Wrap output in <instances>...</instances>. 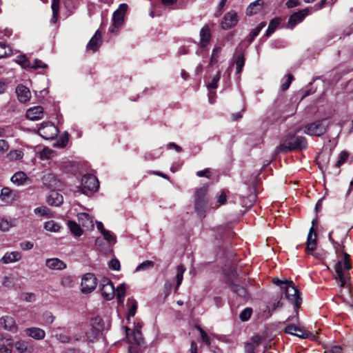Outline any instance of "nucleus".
I'll use <instances>...</instances> for the list:
<instances>
[{
	"label": "nucleus",
	"instance_id": "nucleus-46",
	"mask_svg": "<svg viewBox=\"0 0 353 353\" xmlns=\"http://www.w3.org/2000/svg\"><path fill=\"white\" fill-rule=\"evenodd\" d=\"M227 201L226 192L223 190L217 197L216 204L213 206V208H218L220 205H224Z\"/></svg>",
	"mask_w": 353,
	"mask_h": 353
},
{
	"label": "nucleus",
	"instance_id": "nucleus-18",
	"mask_svg": "<svg viewBox=\"0 0 353 353\" xmlns=\"http://www.w3.org/2000/svg\"><path fill=\"white\" fill-rule=\"evenodd\" d=\"M46 266L53 270H63L67 268L65 263L58 258H51L46 259Z\"/></svg>",
	"mask_w": 353,
	"mask_h": 353
},
{
	"label": "nucleus",
	"instance_id": "nucleus-35",
	"mask_svg": "<svg viewBox=\"0 0 353 353\" xmlns=\"http://www.w3.org/2000/svg\"><path fill=\"white\" fill-rule=\"evenodd\" d=\"M185 268L183 265H179L176 267V290L179 288L183 281V273L185 271Z\"/></svg>",
	"mask_w": 353,
	"mask_h": 353
},
{
	"label": "nucleus",
	"instance_id": "nucleus-11",
	"mask_svg": "<svg viewBox=\"0 0 353 353\" xmlns=\"http://www.w3.org/2000/svg\"><path fill=\"white\" fill-rule=\"evenodd\" d=\"M238 21L236 12L231 10L224 15L221 23V28L225 30L230 29L236 25Z\"/></svg>",
	"mask_w": 353,
	"mask_h": 353
},
{
	"label": "nucleus",
	"instance_id": "nucleus-55",
	"mask_svg": "<svg viewBox=\"0 0 353 353\" xmlns=\"http://www.w3.org/2000/svg\"><path fill=\"white\" fill-rule=\"evenodd\" d=\"M10 148L8 142L5 139H0V157H2Z\"/></svg>",
	"mask_w": 353,
	"mask_h": 353
},
{
	"label": "nucleus",
	"instance_id": "nucleus-48",
	"mask_svg": "<svg viewBox=\"0 0 353 353\" xmlns=\"http://www.w3.org/2000/svg\"><path fill=\"white\" fill-rule=\"evenodd\" d=\"M252 313V308L246 307L240 313L239 318L242 321H246L250 318Z\"/></svg>",
	"mask_w": 353,
	"mask_h": 353
},
{
	"label": "nucleus",
	"instance_id": "nucleus-30",
	"mask_svg": "<svg viewBox=\"0 0 353 353\" xmlns=\"http://www.w3.org/2000/svg\"><path fill=\"white\" fill-rule=\"evenodd\" d=\"M12 345L10 339L0 336V353H11Z\"/></svg>",
	"mask_w": 353,
	"mask_h": 353
},
{
	"label": "nucleus",
	"instance_id": "nucleus-8",
	"mask_svg": "<svg viewBox=\"0 0 353 353\" xmlns=\"http://www.w3.org/2000/svg\"><path fill=\"white\" fill-rule=\"evenodd\" d=\"M102 296L107 301L113 299L115 296V288L112 281L108 278H103L99 285Z\"/></svg>",
	"mask_w": 353,
	"mask_h": 353
},
{
	"label": "nucleus",
	"instance_id": "nucleus-37",
	"mask_svg": "<svg viewBox=\"0 0 353 353\" xmlns=\"http://www.w3.org/2000/svg\"><path fill=\"white\" fill-rule=\"evenodd\" d=\"M60 283L64 288H72L74 284L73 277L68 274H63L61 277Z\"/></svg>",
	"mask_w": 353,
	"mask_h": 353
},
{
	"label": "nucleus",
	"instance_id": "nucleus-9",
	"mask_svg": "<svg viewBox=\"0 0 353 353\" xmlns=\"http://www.w3.org/2000/svg\"><path fill=\"white\" fill-rule=\"evenodd\" d=\"M97 284V279L94 274L91 273H87L82 277L81 290L83 293H90L95 289Z\"/></svg>",
	"mask_w": 353,
	"mask_h": 353
},
{
	"label": "nucleus",
	"instance_id": "nucleus-10",
	"mask_svg": "<svg viewBox=\"0 0 353 353\" xmlns=\"http://www.w3.org/2000/svg\"><path fill=\"white\" fill-rule=\"evenodd\" d=\"M38 132L45 139H52L57 134V128L51 123H42Z\"/></svg>",
	"mask_w": 353,
	"mask_h": 353
},
{
	"label": "nucleus",
	"instance_id": "nucleus-52",
	"mask_svg": "<svg viewBox=\"0 0 353 353\" xmlns=\"http://www.w3.org/2000/svg\"><path fill=\"white\" fill-rule=\"evenodd\" d=\"M221 79V72L219 71L212 78V82L208 85L209 89H216L218 86V82Z\"/></svg>",
	"mask_w": 353,
	"mask_h": 353
},
{
	"label": "nucleus",
	"instance_id": "nucleus-1",
	"mask_svg": "<svg viewBox=\"0 0 353 353\" xmlns=\"http://www.w3.org/2000/svg\"><path fill=\"white\" fill-rule=\"evenodd\" d=\"M352 268L349 263V255L344 253L343 260L338 261L334 267V279L341 288H348L351 283L350 270Z\"/></svg>",
	"mask_w": 353,
	"mask_h": 353
},
{
	"label": "nucleus",
	"instance_id": "nucleus-59",
	"mask_svg": "<svg viewBox=\"0 0 353 353\" xmlns=\"http://www.w3.org/2000/svg\"><path fill=\"white\" fill-rule=\"evenodd\" d=\"M109 267L113 270L118 271L120 270L121 268L120 262L119 261V260L116 259H112L109 262Z\"/></svg>",
	"mask_w": 353,
	"mask_h": 353
},
{
	"label": "nucleus",
	"instance_id": "nucleus-24",
	"mask_svg": "<svg viewBox=\"0 0 353 353\" xmlns=\"http://www.w3.org/2000/svg\"><path fill=\"white\" fill-rule=\"evenodd\" d=\"M15 197V192L9 188H3L1 191L0 199L2 201L6 203H11L14 200Z\"/></svg>",
	"mask_w": 353,
	"mask_h": 353
},
{
	"label": "nucleus",
	"instance_id": "nucleus-5",
	"mask_svg": "<svg viewBox=\"0 0 353 353\" xmlns=\"http://www.w3.org/2000/svg\"><path fill=\"white\" fill-rule=\"evenodd\" d=\"M328 125L326 119L317 120L305 125L303 132L310 136L320 137L326 132Z\"/></svg>",
	"mask_w": 353,
	"mask_h": 353
},
{
	"label": "nucleus",
	"instance_id": "nucleus-34",
	"mask_svg": "<svg viewBox=\"0 0 353 353\" xmlns=\"http://www.w3.org/2000/svg\"><path fill=\"white\" fill-rule=\"evenodd\" d=\"M125 285L124 283L121 284L115 290V295L117 296L119 303H123L124 298L125 296Z\"/></svg>",
	"mask_w": 353,
	"mask_h": 353
},
{
	"label": "nucleus",
	"instance_id": "nucleus-43",
	"mask_svg": "<svg viewBox=\"0 0 353 353\" xmlns=\"http://www.w3.org/2000/svg\"><path fill=\"white\" fill-rule=\"evenodd\" d=\"M154 265V263L152 261L146 260L140 263L136 268L137 272L144 271L148 269L152 268Z\"/></svg>",
	"mask_w": 353,
	"mask_h": 353
},
{
	"label": "nucleus",
	"instance_id": "nucleus-7",
	"mask_svg": "<svg viewBox=\"0 0 353 353\" xmlns=\"http://www.w3.org/2000/svg\"><path fill=\"white\" fill-rule=\"evenodd\" d=\"M99 183L97 178L92 174H85L81 178V192L87 194V191L94 192L97 190Z\"/></svg>",
	"mask_w": 353,
	"mask_h": 353
},
{
	"label": "nucleus",
	"instance_id": "nucleus-17",
	"mask_svg": "<svg viewBox=\"0 0 353 353\" xmlns=\"http://www.w3.org/2000/svg\"><path fill=\"white\" fill-rule=\"evenodd\" d=\"M16 93L18 100L21 103H26L31 98V93L28 88L23 85L19 84L16 88Z\"/></svg>",
	"mask_w": 353,
	"mask_h": 353
},
{
	"label": "nucleus",
	"instance_id": "nucleus-12",
	"mask_svg": "<svg viewBox=\"0 0 353 353\" xmlns=\"http://www.w3.org/2000/svg\"><path fill=\"white\" fill-rule=\"evenodd\" d=\"M43 184L48 188H59L61 187V181L53 173H46L41 178Z\"/></svg>",
	"mask_w": 353,
	"mask_h": 353
},
{
	"label": "nucleus",
	"instance_id": "nucleus-53",
	"mask_svg": "<svg viewBox=\"0 0 353 353\" xmlns=\"http://www.w3.org/2000/svg\"><path fill=\"white\" fill-rule=\"evenodd\" d=\"M12 226V223L7 219H2L0 221V230L3 232L8 231Z\"/></svg>",
	"mask_w": 353,
	"mask_h": 353
},
{
	"label": "nucleus",
	"instance_id": "nucleus-61",
	"mask_svg": "<svg viewBox=\"0 0 353 353\" xmlns=\"http://www.w3.org/2000/svg\"><path fill=\"white\" fill-rule=\"evenodd\" d=\"M261 343V337L259 335H255L251 338V341L248 342L249 344L257 347Z\"/></svg>",
	"mask_w": 353,
	"mask_h": 353
},
{
	"label": "nucleus",
	"instance_id": "nucleus-13",
	"mask_svg": "<svg viewBox=\"0 0 353 353\" xmlns=\"http://www.w3.org/2000/svg\"><path fill=\"white\" fill-rule=\"evenodd\" d=\"M285 332L287 334L294 335L302 339L307 338L310 335V332L305 330L303 327L292 324L287 325L285 328Z\"/></svg>",
	"mask_w": 353,
	"mask_h": 353
},
{
	"label": "nucleus",
	"instance_id": "nucleus-57",
	"mask_svg": "<svg viewBox=\"0 0 353 353\" xmlns=\"http://www.w3.org/2000/svg\"><path fill=\"white\" fill-rule=\"evenodd\" d=\"M47 67V65L43 63L42 61L35 59L34 61L30 62V65L29 68L37 69V68H45Z\"/></svg>",
	"mask_w": 353,
	"mask_h": 353
},
{
	"label": "nucleus",
	"instance_id": "nucleus-31",
	"mask_svg": "<svg viewBox=\"0 0 353 353\" xmlns=\"http://www.w3.org/2000/svg\"><path fill=\"white\" fill-rule=\"evenodd\" d=\"M23 155V152L21 150H13L7 153L6 158L10 161H14L21 160Z\"/></svg>",
	"mask_w": 353,
	"mask_h": 353
},
{
	"label": "nucleus",
	"instance_id": "nucleus-27",
	"mask_svg": "<svg viewBox=\"0 0 353 353\" xmlns=\"http://www.w3.org/2000/svg\"><path fill=\"white\" fill-rule=\"evenodd\" d=\"M25 332L28 336L37 340L43 339L46 336L44 330L39 327L27 328Z\"/></svg>",
	"mask_w": 353,
	"mask_h": 353
},
{
	"label": "nucleus",
	"instance_id": "nucleus-45",
	"mask_svg": "<svg viewBox=\"0 0 353 353\" xmlns=\"http://www.w3.org/2000/svg\"><path fill=\"white\" fill-rule=\"evenodd\" d=\"M236 72L238 74L241 72L242 68L245 64V59L243 54H240L237 56L235 61Z\"/></svg>",
	"mask_w": 353,
	"mask_h": 353
},
{
	"label": "nucleus",
	"instance_id": "nucleus-38",
	"mask_svg": "<svg viewBox=\"0 0 353 353\" xmlns=\"http://www.w3.org/2000/svg\"><path fill=\"white\" fill-rule=\"evenodd\" d=\"M128 305L129 306L128 318L133 317L137 309V302L132 298L128 299Z\"/></svg>",
	"mask_w": 353,
	"mask_h": 353
},
{
	"label": "nucleus",
	"instance_id": "nucleus-42",
	"mask_svg": "<svg viewBox=\"0 0 353 353\" xmlns=\"http://www.w3.org/2000/svg\"><path fill=\"white\" fill-rule=\"evenodd\" d=\"M280 24V20L279 19H272L266 30V35L270 36L271 34H272L275 30L277 28L279 25Z\"/></svg>",
	"mask_w": 353,
	"mask_h": 353
},
{
	"label": "nucleus",
	"instance_id": "nucleus-33",
	"mask_svg": "<svg viewBox=\"0 0 353 353\" xmlns=\"http://www.w3.org/2000/svg\"><path fill=\"white\" fill-rule=\"evenodd\" d=\"M265 23L261 22L259 26H257L254 29L252 30V31L250 32V34L248 35L247 40L248 43H251L253 40L255 39L256 37L259 35L261 30L265 27Z\"/></svg>",
	"mask_w": 353,
	"mask_h": 353
},
{
	"label": "nucleus",
	"instance_id": "nucleus-25",
	"mask_svg": "<svg viewBox=\"0 0 353 353\" xmlns=\"http://www.w3.org/2000/svg\"><path fill=\"white\" fill-rule=\"evenodd\" d=\"M0 325L9 331H14L17 328L14 319L8 316L0 318Z\"/></svg>",
	"mask_w": 353,
	"mask_h": 353
},
{
	"label": "nucleus",
	"instance_id": "nucleus-40",
	"mask_svg": "<svg viewBox=\"0 0 353 353\" xmlns=\"http://www.w3.org/2000/svg\"><path fill=\"white\" fill-rule=\"evenodd\" d=\"M44 228L50 232H57L60 230L59 225L54 221H48L45 223Z\"/></svg>",
	"mask_w": 353,
	"mask_h": 353
},
{
	"label": "nucleus",
	"instance_id": "nucleus-39",
	"mask_svg": "<svg viewBox=\"0 0 353 353\" xmlns=\"http://www.w3.org/2000/svg\"><path fill=\"white\" fill-rule=\"evenodd\" d=\"M231 290L233 292L236 293L241 297L245 298L247 296V291L245 288L238 284H232L231 286Z\"/></svg>",
	"mask_w": 353,
	"mask_h": 353
},
{
	"label": "nucleus",
	"instance_id": "nucleus-3",
	"mask_svg": "<svg viewBox=\"0 0 353 353\" xmlns=\"http://www.w3.org/2000/svg\"><path fill=\"white\" fill-rule=\"evenodd\" d=\"M272 283L285 291V297L291 303L296 307L301 305L302 300L299 292L292 281L286 279L282 281L275 277L272 279Z\"/></svg>",
	"mask_w": 353,
	"mask_h": 353
},
{
	"label": "nucleus",
	"instance_id": "nucleus-2",
	"mask_svg": "<svg viewBox=\"0 0 353 353\" xmlns=\"http://www.w3.org/2000/svg\"><path fill=\"white\" fill-rule=\"evenodd\" d=\"M307 147V141L303 136H297L295 134L289 133L284 136L277 150L281 152H287L292 150H304Z\"/></svg>",
	"mask_w": 353,
	"mask_h": 353
},
{
	"label": "nucleus",
	"instance_id": "nucleus-21",
	"mask_svg": "<svg viewBox=\"0 0 353 353\" xmlns=\"http://www.w3.org/2000/svg\"><path fill=\"white\" fill-rule=\"evenodd\" d=\"M63 201L62 195L56 191H51L47 196V203L52 206H59Z\"/></svg>",
	"mask_w": 353,
	"mask_h": 353
},
{
	"label": "nucleus",
	"instance_id": "nucleus-29",
	"mask_svg": "<svg viewBox=\"0 0 353 353\" xmlns=\"http://www.w3.org/2000/svg\"><path fill=\"white\" fill-rule=\"evenodd\" d=\"M142 327V325L138 323L137 325L134 327V331L131 335V339L136 344L141 345L143 341V338L141 336V329Z\"/></svg>",
	"mask_w": 353,
	"mask_h": 353
},
{
	"label": "nucleus",
	"instance_id": "nucleus-60",
	"mask_svg": "<svg viewBox=\"0 0 353 353\" xmlns=\"http://www.w3.org/2000/svg\"><path fill=\"white\" fill-rule=\"evenodd\" d=\"M52 154V150L48 148H45L42 150L41 152V158L42 159H48L51 157V154Z\"/></svg>",
	"mask_w": 353,
	"mask_h": 353
},
{
	"label": "nucleus",
	"instance_id": "nucleus-28",
	"mask_svg": "<svg viewBox=\"0 0 353 353\" xmlns=\"http://www.w3.org/2000/svg\"><path fill=\"white\" fill-rule=\"evenodd\" d=\"M27 180L28 177L23 172H17L11 177L12 182L17 185H23Z\"/></svg>",
	"mask_w": 353,
	"mask_h": 353
},
{
	"label": "nucleus",
	"instance_id": "nucleus-20",
	"mask_svg": "<svg viewBox=\"0 0 353 353\" xmlns=\"http://www.w3.org/2000/svg\"><path fill=\"white\" fill-rule=\"evenodd\" d=\"M43 108L41 106H34L26 112V117L32 121L39 120L43 117Z\"/></svg>",
	"mask_w": 353,
	"mask_h": 353
},
{
	"label": "nucleus",
	"instance_id": "nucleus-54",
	"mask_svg": "<svg viewBox=\"0 0 353 353\" xmlns=\"http://www.w3.org/2000/svg\"><path fill=\"white\" fill-rule=\"evenodd\" d=\"M21 299L26 302L32 303V302L35 301L36 296L34 293L26 292V293L21 294Z\"/></svg>",
	"mask_w": 353,
	"mask_h": 353
},
{
	"label": "nucleus",
	"instance_id": "nucleus-63",
	"mask_svg": "<svg viewBox=\"0 0 353 353\" xmlns=\"http://www.w3.org/2000/svg\"><path fill=\"white\" fill-rule=\"evenodd\" d=\"M198 329L200 332L202 341L203 342H205L206 344L210 345V339H209L208 334H206V332L203 329H201L200 327H199Z\"/></svg>",
	"mask_w": 353,
	"mask_h": 353
},
{
	"label": "nucleus",
	"instance_id": "nucleus-41",
	"mask_svg": "<svg viewBox=\"0 0 353 353\" xmlns=\"http://www.w3.org/2000/svg\"><path fill=\"white\" fill-rule=\"evenodd\" d=\"M16 63L21 65L23 68H29L30 61L28 59L25 54L19 55L15 59Z\"/></svg>",
	"mask_w": 353,
	"mask_h": 353
},
{
	"label": "nucleus",
	"instance_id": "nucleus-23",
	"mask_svg": "<svg viewBox=\"0 0 353 353\" xmlns=\"http://www.w3.org/2000/svg\"><path fill=\"white\" fill-rule=\"evenodd\" d=\"M263 0H256L251 3L246 9V14L251 16L260 12L263 8Z\"/></svg>",
	"mask_w": 353,
	"mask_h": 353
},
{
	"label": "nucleus",
	"instance_id": "nucleus-16",
	"mask_svg": "<svg viewBox=\"0 0 353 353\" xmlns=\"http://www.w3.org/2000/svg\"><path fill=\"white\" fill-rule=\"evenodd\" d=\"M316 233L313 228V227H311L307 238V246H306V252L308 254L312 253L316 250Z\"/></svg>",
	"mask_w": 353,
	"mask_h": 353
},
{
	"label": "nucleus",
	"instance_id": "nucleus-49",
	"mask_svg": "<svg viewBox=\"0 0 353 353\" xmlns=\"http://www.w3.org/2000/svg\"><path fill=\"white\" fill-rule=\"evenodd\" d=\"M59 4H60V0H52L51 8L52 10V14H53L52 19L54 20V22H55L56 20L54 19L57 17V16L59 14Z\"/></svg>",
	"mask_w": 353,
	"mask_h": 353
},
{
	"label": "nucleus",
	"instance_id": "nucleus-22",
	"mask_svg": "<svg viewBox=\"0 0 353 353\" xmlns=\"http://www.w3.org/2000/svg\"><path fill=\"white\" fill-rule=\"evenodd\" d=\"M21 259V254L19 252H6L1 259L0 261L3 264H8L19 261Z\"/></svg>",
	"mask_w": 353,
	"mask_h": 353
},
{
	"label": "nucleus",
	"instance_id": "nucleus-6",
	"mask_svg": "<svg viewBox=\"0 0 353 353\" xmlns=\"http://www.w3.org/2000/svg\"><path fill=\"white\" fill-rule=\"evenodd\" d=\"M127 9L128 5L126 3H122L113 13L112 24L110 28V32L111 33H114L115 29L119 28L123 25L124 21V16Z\"/></svg>",
	"mask_w": 353,
	"mask_h": 353
},
{
	"label": "nucleus",
	"instance_id": "nucleus-44",
	"mask_svg": "<svg viewBox=\"0 0 353 353\" xmlns=\"http://www.w3.org/2000/svg\"><path fill=\"white\" fill-rule=\"evenodd\" d=\"M221 47L217 46L214 48L212 50L210 61V65L212 66L218 61V57L221 53Z\"/></svg>",
	"mask_w": 353,
	"mask_h": 353
},
{
	"label": "nucleus",
	"instance_id": "nucleus-32",
	"mask_svg": "<svg viewBox=\"0 0 353 353\" xmlns=\"http://www.w3.org/2000/svg\"><path fill=\"white\" fill-rule=\"evenodd\" d=\"M68 226L70 232L75 236H80L82 234L83 232H82L81 228H80L79 224H77L75 221H68Z\"/></svg>",
	"mask_w": 353,
	"mask_h": 353
},
{
	"label": "nucleus",
	"instance_id": "nucleus-15",
	"mask_svg": "<svg viewBox=\"0 0 353 353\" xmlns=\"http://www.w3.org/2000/svg\"><path fill=\"white\" fill-rule=\"evenodd\" d=\"M200 41L198 43L201 48H205L211 39V31L208 25H205L200 30Z\"/></svg>",
	"mask_w": 353,
	"mask_h": 353
},
{
	"label": "nucleus",
	"instance_id": "nucleus-36",
	"mask_svg": "<svg viewBox=\"0 0 353 353\" xmlns=\"http://www.w3.org/2000/svg\"><path fill=\"white\" fill-rule=\"evenodd\" d=\"M90 324L92 328L97 332H99L103 329V323L102 319L99 317L92 318L90 321Z\"/></svg>",
	"mask_w": 353,
	"mask_h": 353
},
{
	"label": "nucleus",
	"instance_id": "nucleus-26",
	"mask_svg": "<svg viewBox=\"0 0 353 353\" xmlns=\"http://www.w3.org/2000/svg\"><path fill=\"white\" fill-rule=\"evenodd\" d=\"M78 221L83 228L87 229L93 228L94 224L92 217L87 213H80L78 214Z\"/></svg>",
	"mask_w": 353,
	"mask_h": 353
},
{
	"label": "nucleus",
	"instance_id": "nucleus-56",
	"mask_svg": "<svg viewBox=\"0 0 353 353\" xmlns=\"http://www.w3.org/2000/svg\"><path fill=\"white\" fill-rule=\"evenodd\" d=\"M293 79V76L292 74H288L285 77V79L283 83H282L281 85V88L283 91H285L288 89L290 85L291 84Z\"/></svg>",
	"mask_w": 353,
	"mask_h": 353
},
{
	"label": "nucleus",
	"instance_id": "nucleus-47",
	"mask_svg": "<svg viewBox=\"0 0 353 353\" xmlns=\"http://www.w3.org/2000/svg\"><path fill=\"white\" fill-rule=\"evenodd\" d=\"M349 157V153L346 151H342L339 156V159L335 163V166L337 168L341 167V165H343L346 161L347 160Z\"/></svg>",
	"mask_w": 353,
	"mask_h": 353
},
{
	"label": "nucleus",
	"instance_id": "nucleus-58",
	"mask_svg": "<svg viewBox=\"0 0 353 353\" xmlns=\"http://www.w3.org/2000/svg\"><path fill=\"white\" fill-rule=\"evenodd\" d=\"M55 337L61 343H71L72 342V339L69 336L63 334H56Z\"/></svg>",
	"mask_w": 353,
	"mask_h": 353
},
{
	"label": "nucleus",
	"instance_id": "nucleus-62",
	"mask_svg": "<svg viewBox=\"0 0 353 353\" xmlns=\"http://www.w3.org/2000/svg\"><path fill=\"white\" fill-rule=\"evenodd\" d=\"M20 248L23 250H29L33 248V243L30 241H23L20 243Z\"/></svg>",
	"mask_w": 353,
	"mask_h": 353
},
{
	"label": "nucleus",
	"instance_id": "nucleus-50",
	"mask_svg": "<svg viewBox=\"0 0 353 353\" xmlns=\"http://www.w3.org/2000/svg\"><path fill=\"white\" fill-rule=\"evenodd\" d=\"M10 52V48L6 43L0 42V58L9 55Z\"/></svg>",
	"mask_w": 353,
	"mask_h": 353
},
{
	"label": "nucleus",
	"instance_id": "nucleus-19",
	"mask_svg": "<svg viewBox=\"0 0 353 353\" xmlns=\"http://www.w3.org/2000/svg\"><path fill=\"white\" fill-rule=\"evenodd\" d=\"M307 14L308 10L307 9H303L293 13L288 20V25L291 28L294 27L297 23L301 22Z\"/></svg>",
	"mask_w": 353,
	"mask_h": 353
},
{
	"label": "nucleus",
	"instance_id": "nucleus-51",
	"mask_svg": "<svg viewBox=\"0 0 353 353\" xmlns=\"http://www.w3.org/2000/svg\"><path fill=\"white\" fill-rule=\"evenodd\" d=\"M102 235L105 240H106L110 243H116V236L113 235L109 230H105L103 232Z\"/></svg>",
	"mask_w": 353,
	"mask_h": 353
},
{
	"label": "nucleus",
	"instance_id": "nucleus-64",
	"mask_svg": "<svg viewBox=\"0 0 353 353\" xmlns=\"http://www.w3.org/2000/svg\"><path fill=\"white\" fill-rule=\"evenodd\" d=\"M210 170L209 168H206L203 170H201V171H198L196 172V175L199 176V177H207V178H209L210 177Z\"/></svg>",
	"mask_w": 353,
	"mask_h": 353
},
{
	"label": "nucleus",
	"instance_id": "nucleus-4",
	"mask_svg": "<svg viewBox=\"0 0 353 353\" xmlns=\"http://www.w3.org/2000/svg\"><path fill=\"white\" fill-rule=\"evenodd\" d=\"M208 188L201 187L195 192V210L197 214L202 218L205 216L206 208L208 204Z\"/></svg>",
	"mask_w": 353,
	"mask_h": 353
},
{
	"label": "nucleus",
	"instance_id": "nucleus-14",
	"mask_svg": "<svg viewBox=\"0 0 353 353\" xmlns=\"http://www.w3.org/2000/svg\"><path fill=\"white\" fill-rule=\"evenodd\" d=\"M102 43V34L99 30L96 31L86 46L87 50L97 52Z\"/></svg>",
	"mask_w": 353,
	"mask_h": 353
}]
</instances>
